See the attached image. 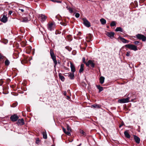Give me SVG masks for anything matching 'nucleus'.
<instances>
[{"mask_svg":"<svg viewBox=\"0 0 146 146\" xmlns=\"http://www.w3.org/2000/svg\"><path fill=\"white\" fill-rule=\"evenodd\" d=\"M5 60V65L6 66H8L10 64V62L9 61L7 58Z\"/></svg>","mask_w":146,"mask_h":146,"instance_id":"24","label":"nucleus"},{"mask_svg":"<svg viewBox=\"0 0 146 146\" xmlns=\"http://www.w3.org/2000/svg\"><path fill=\"white\" fill-rule=\"evenodd\" d=\"M19 10H21L22 12H23L24 11V10L23 9H19Z\"/></svg>","mask_w":146,"mask_h":146,"instance_id":"48","label":"nucleus"},{"mask_svg":"<svg viewBox=\"0 0 146 146\" xmlns=\"http://www.w3.org/2000/svg\"><path fill=\"white\" fill-rule=\"evenodd\" d=\"M130 98L129 97L126 98H123L119 100L118 102L120 103H125L129 102V100Z\"/></svg>","mask_w":146,"mask_h":146,"instance_id":"5","label":"nucleus"},{"mask_svg":"<svg viewBox=\"0 0 146 146\" xmlns=\"http://www.w3.org/2000/svg\"><path fill=\"white\" fill-rule=\"evenodd\" d=\"M67 94V92H64V94L65 96H66V94Z\"/></svg>","mask_w":146,"mask_h":146,"instance_id":"50","label":"nucleus"},{"mask_svg":"<svg viewBox=\"0 0 146 146\" xmlns=\"http://www.w3.org/2000/svg\"><path fill=\"white\" fill-rule=\"evenodd\" d=\"M92 107H93L94 108H99L100 107V105H93L91 106Z\"/></svg>","mask_w":146,"mask_h":146,"instance_id":"27","label":"nucleus"},{"mask_svg":"<svg viewBox=\"0 0 146 146\" xmlns=\"http://www.w3.org/2000/svg\"><path fill=\"white\" fill-rule=\"evenodd\" d=\"M58 76L59 78L63 82L65 80V78L64 76L62 75L61 74L59 73L58 74Z\"/></svg>","mask_w":146,"mask_h":146,"instance_id":"18","label":"nucleus"},{"mask_svg":"<svg viewBox=\"0 0 146 146\" xmlns=\"http://www.w3.org/2000/svg\"><path fill=\"white\" fill-rule=\"evenodd\" d=\"M135 99H132L131 101V102H134V100Z\"/></svg>","mask_w":146,"mask_h":146,"instance_id":"51","label":"nucleus"},{"mask_svg":"<svg viewBox=\"0 0 146 146\" xmlns=\"http://www.w3.org/2000/svg\"><path fill=\"white\" fill-rule=\"evenodd\" d=\"M17 104V102H15L13 103L12 105L11 106L12 107L14 108L16 106Z\"/></svg>","mask_w":146,"mask_h":146,"instance_id":"31","label":"nucleus"},{"mask_svg":"<svg viewBox=\"0 0 146 146\" xmlns=\"http://www.w3.org/2000/svg\"><path fill=\"white\" fill-rule=\"evenodd\" d=\"M43 137L44 139H46L47 138V136L46 133L45 132L42 133Z\"/></svg>","mask_w":146,"mask_h":146,"instance_id":"29","label":"nucleus"},{"mask_svg":"<svg viewBox=\"0 0 146 146\" xmlns=\"http://www.w3.org/2000/svg\"><path fill=\"white\" fill-rule=\"evenodd\" d=\"M121 126H122V125H120L119 127H121Z\"/></svg>","mask_w":146,"mask_h":146,"instance_id":"55","label":"nucleus"},{"mask_svg":"<svg viewBox=\"0 0 146 146\" xmlns=\"http://www.w3.org/2000/svg\"><path fill=\"white\" fill-rule=\"evenodd\" d=\"M139 43V41H135L134 42V43L135 44H137Z\"/></svg>","mask_w":146,"mask_h":146,"instance_id":"42","label":"nucleus"},{"mask_svg":"<svg viewBox=\"0 0 146 146\" xmlns=\"http://www.w3.org/2000/svg\"><path fill=\"white\" fill-rule=\"evenodd\" d=\"M6 59L5 56L0 53V61L3 62Z\"/></svg>","mask_w":146,"mask_h":146,"instance_id":"17","label":"nucleus"},{"mask_svg":"<svg viewBox=\"0 0 146 146\" xmlns=\"http://www.w3.org/2000/svg\"><path fill=\"white\" fill-rule=\"evenodd\" d=\"M4 83V81L3 79L0 80V86H1L3 85V84Z\"/></svg>","mask_w":146,"mask_h":146,"instance_id":"36","label":"nucleus"},{"mask_svg":"<svg viewBox=\"0 0 146 146\" xmlns=\"http://www.w3.org/2000/svg\"><path fill=\"white\" fill-rule=\"evenodd\" d=\"M70 132V131H66V133H65L69 136H70L71 135V134Z\"/></svg>","mask_w":146,"mask_h":146,"instance_id":"37","label":"nucleus"},{"mask_svg":"<svg viewBox=\"0 0 146 146\" xmlns=\"http://www.w3.org/2000/svg\"><path fill=\"white\" fill-rule=\"evenodd\" d=\"M67 128L68 131H71V128L69 125H67Z\"/></svg>","mask_w":146,"mask_h":146,"instance_id":"33","label":"nucleus"},{"mask_svg":"<svg viewBox=\"0 0 146 146\" xmlns=\"http://www.w3.org/2000/svg\"><path fill=\"white\" fill-rule=\"evenodd\" d=\"M125 46L126 48H128L135 51L137 50V47L135 45L128 44L125 45Z\"/></svg>","mask_w":146,"mask_h":146,"instance_id":"2","label":"nucleus"},{"mask_svg":"<svg viewBox=\"0 0 146 146\" xmlns=\"http://www.w3.org/2000/svg\"><path fill=\"white\" fill-rule=\"evenodd\" d=\"M84 24L86 27H89L90 26V23L86 18H83Z\"/></svg>","mask_w":146,"mask_h":146,"instance_id":"6","label":"nucleus"},{"mask_svg":"<svg viewBox=\"0 0 146 146\" xmlns=\"http://www.w3.org/2000/svg\"><path fill=\"white\" fill-rule=\"evenodd\" d=\"M115 23L114 21H112L110 24V26L111 27H114L115 26Z\"/></svg>","mask_w":146,"mask_h":146,"instance_id":"30","label":"nucleus"},{"mask_svg":"<svg viewBox=\"0 0 146 146\" xmlns=\"http://www.w3.org/2000/svg\"><path fill=\"white\" fill-rule=\"evenodd\" d=\"M8 42V41L7 40H5L3 42L5 44H6Z\"/></svg>","mask_w":146,"mask_h":146,"instance_id":"44","label":"nucleus"},{"mask_svg":"<svg viewBox=\"0 0 146 146\" xmlns=\"http://www.w3.org/2000/svg\"><path fill=\"white\" fill-rule=\"evenodd\" d=\"M84 64H82L81 65L80 69L79 70V71L80 73H81L82 72H83V71L84 70Z\"/></svg>","mask_w":146,"mask_h":146,"instance_id":"25","label":"nucleus"},{"mask_svg":"<svg viewBox=\"0 0 146 146\" xmlns=\"http://www.w3.org/2000/svg\"><path fill=\"white\" fill-rule=\"evenodd\" d=\"M50 56L54 64V67H55L57 64V62L56 59V56L54 53L53 50L52 49L50 50Z\"/></svg>","mask_w":146,"mask_h":146,"instance_id":"1","label":"nucleus"},{"mask_svg":"<svg viewBox=\"0 0 146 146\" xmlns=\"http://www.w3.org/2000/svg\"><path fill=\"white\" fill-rule=\"evenodd\" d=\"M97 88L99 90V92H101L103 90V87L101 86L100 85H96Z\"/></svg>","mask_w":146,"mask_h":146,"instance_id":"22","label":"nucleus"},{"mask_svg":"<svg viewBox=\"0 0 146 146\" xmlns=\"http://www.w3.org/2000/svg\"><path fill=\"white\" fill-rule=\"evenodd\" d=\"M130 51H128L127 52L126 54V56H130Z\"/></svg>","mask_w":146,"mask_h":146,"instance_id":"40","label":"nucleus"},{"mask_svg":"<svg viewBox=\"0 0 146 146\" xmlns=\"http://www.w3.org/2000/svg\"><path fill=\"white\" fill-rule=\"evenodd\" d=\"M13 11H10L9 12L8 14L9 15H11Z\"/></svg>","mask_w":146,"mask_h":146,"instance_id":"45","label":"nucleus"},{"mask_svg":"<svg viewBox=\"0 0 146 146\" xmlns=\"http://www.w3.org/2000/svg\"><path fill=\"white\" fill-rule=\"evenodd\" d=\"M55 17H56L57 19H58V17H57V16H56Z\"/></svg>","mask_w":146,"mask_h":146,"instance_id":"54","label":"nucleus"},{"mask_svg":"<svg viewBox=\"0 0 146 146\" xmlns=\"http://www.w3.org/2000/svg\"><path fill=\"white\" fill-rule=\"evenodd\" d=\"M118 38L123 43H128L129 42V41L125 39L124 38L122 37L121 36H119Z\"/></svg>","mask_w":146,"mask_h":146,"instance_id":"13","label":"nucleus"},{"mask_svg":"<svg viewBox=\"0 0 146 146\" xmlns=\"http://www.w3.org/2000/svg\"><path fill=\"white\" fill-rule=\"evenodd\" d=\"M39 17L40 18V21L42 22L44 21L47 18V17L45 15L43 14L39 15Z\"/></svg>","mask_w":146,"mask_h":146,"instance_id":"10","label":"nucleus"},{"mask_svg":"<svg viewBox=\"0 0 146 146\" xmlns=\"http://www.w3.org/2000/svg\"><path fill=\"white\" fill-rule=\"evenodd\" d=\"M92 35L91 34H89L86 36V40L88 42H89L91 40Z\"/></svg>","mask_w":146,"mask_h":146,"instance_id":"15","label":"nucleus"},{"mask_svg":"<svg viewBox=\"0 0 146 146\" xmlns=\"http://www.w3.org/2000/svg\"><path fill=\"white\" fill-rule=\"evenodd\" d=\"M124 134L126 137L128 138H129L130 137V135L129 134L127 131H125L124 132Z\"/></svg>","mask_w":146,"mask_h":146,"instance_id":"20","label":"nucleus"},{"mask_svg":"<svg viewBox=\"0 0 146 146\" xmlns=\"http://www.w3.org/2000/svg\"><path fill=\"white\" fill-rule=\"evenodd\" d=\"M68 9L69 10V12L70 13H73V10L72 8L70 7L68 8Z\"/></svg>","mask_w":146,"mask_h":146,"instance_id":"34","label":"nucleus"},{"mask_svg":"<svg viewBox=\"0 0 146 146\" xmlns=\"http://www.w3.org/2000/svg\"><path fill=\"white\" fill-rule=\"evenodd\" d=\"M17 124L19 125H22L25 124L24 119H19L17 122Z\"/></svg>","mask_w":146,"mask_h":146,"instance_id":"12","label":"nucleus"},{"mask_svg":"<svg viewBox=\"0 0 146 146\" xmlns=\"http://www.w3.org/2000/svg\"><path fill=\"white\" fill-rule=\"evenodd\" d=\"M70 68L72 72H74L75 71V66L72 63H70Z\"/></svg>","mask_w":146,"mask_h":146,"instance_id":"19","label":"nucleus"},{"mask_svg":"<svg viewBox=\"0 0 146 146\" xmlns=\"http://www.w3.org/2000/svg\"><path fill=\"white\" fill-rule=\"evenodd\" d=\"M115 31L117 32L120 31L121 32H122V28L120 27H117L116 28Z\"/></svg>","mask_w":146,"mask_h":146,"instance_id":"28","label":"nucleus"},{"mask_svg":"<svg viewBox=\"0 0 146 146\" xmlns=\"http://www.w3.org/2000/svg\"><path fill=\"white\" fill-rule=\"evenodd\" d=\"M51 1L54 2H56L57 3H61V1H58V0H51Z\"/></svg>","mask_w":146,"mask_h":146,"instance_id":"35","label":"nucleus"},{"mask_svg":"<svg viewBox=\"0 0 146 146\" xmlns=\"http://www.w3.org/2000/svg\"><path fill=\"white\" fill-rule=\"evenodd\" d=\"M105 80V78L103 76H101L100 77V83L101 84H103L104 81Z\"/></svg>","mask_w":146,"mask_h":146,"instance_id":"21","label":"nucleus"},{"mask_svg":"<svg viewBox=\"0 0 146 146\" xmlns=\"http://www.w3.org/2000/svg\"><path fill=\"white\" fill-rule=\"evenodd\" d=\"M115 33L113 32H108L106 33V35L111 38H113L114 37Z\"/></svg>","mask_w":146,"mask_h":146,"instance_id":"11","label":"nucleus"},{"mask_svg":"<svg viewBox=\"0 0 146 146\" xmlns=\"http://www.w3.org/2000/svg\"><path fill=\"white\" fill-rule=\"evenodd\" d=\"M134 139L136 142L139 144L140 143V139L139 137L136 135H134Z\"/></svg>","mask_w":146,"mask_h":146,"instance_id":"16","label":"nucleus"},{"mask_svg":"<svg viewBox=\"0 0 146 146\" xmlns=\"http://www.w3.org/2000/svg\"><path fill=\"white\" fill-rule=\"evenodd\" d=\"M86 65L87 66H89V65H90L91 67L94 68L95 66V64L91 60H89L86 63Z\"/></svg>","mask_w":146,"mask_h":146,"instance_id":"7","label":"nucleus"},{"mask_svg":"<svg viewBox=\"0 0 146 146\" xmlns=\"http://www.w3.org/2000/svg\"><path fill=\"white\" fill-rule=\"evenodd\" d=\"M62 25H63V26H66V23H64L63 22H61L60 23Z\"/></svg>","mask_w":146,"mask_h":146,"instance_id":"41","label":"nucleus"},{"mask_svg":"<svg viewBox=\"0 0 146 146\" xmlns=\"http://www.w3.org/2000/svg\"><path fill=\"white\" fill-rule=\"evenodd\" d=\"M68 39L70 40H72V39L71 38V37L70 36H68Z\"/></svg>","mask_w":146,"mask_h":146,"instance_id":"47","label":"nucleus"},{"mask_svg":"<svg viewBox=\"0 0 146 146\" xmlns=\"http://www.w3.org/2000/svg\"><path fill=\"white\" fill-rule=\"evenodd\" d=\"M68 76L71 79H74V73H70L69 74Z\"/></svg>","mask_w":146,"mask_h":146,"instance_id":"23","label":"nucleus"},{"mask_svg":"<svg viewBox=\"0 0 146 146\" xmlns=\"http://www.w3.org/2000/svg\"><path fill=\"white\" fill-rule=\"evenodd\" d=\"M80 132L81 134H83V135H85V133L84 131L82 130H80Z\"/></svg>","mask_w":146,"mask_h":146,"instance_id":"39","label":"nucleus"},{"mask_svg":"<svg viewBox=\"0 0 146 146\" xmlns=\"http://www.w3.org/2000/svg\"><path fill=\"white\" fill-rule=\"evenodd\" d=\"M136 36L137 39L142 40L143 41H145L146 40V37L143 35L138 34L136 35Z\"/></svg>","mask_w":146,"mask_h":146,"instance_id":"4","label":"nucleus"},{"mask_svg":"<svg viewBox=\"0 0 146 146\" xmlns=\"http://www.w3.org/2000/svg\"><path fill=\"white\" fill-rule=\"evenodd\" d=\"M55 25L54 23L49 22L47 24V29L50 31L53 30L55 27Z\"/></svg>","mask_w":146,"mask_h":146,"instance_id":"3","label":"nucleus"},{"mask_svg":"<svg viewBox=\"0 0 146 146\" xmlns=\"http://www.w3.org/2000/svg\"><path fill=\"white\" fill-rule=\"evenodd\" d=\"M81 143H80L79 145H78L77 146H80L81 145Z\"/></svg>","mask_w":146,"mask_h":146,"instance_id":"52","label":"nucleus"},{"mask_svg":"<svg viewBox=\"0 0 146 146\" xmlns=\"http://www.w3.org/2000/svg\"><path fill=\"white\" fill-rule=\"evenodd\" d=\"M85 58L84 57H83V58H82V61H83V62L85 64H86V63L87 62H86L85 61Z\"/></svg>","mask_w":146,"mask_h":146,"instance_id":"43","label":"nucleus"},{"mask_svg":"<svg viewBox=\"0 0 146 146\" xmlns=\"http://www.w3.org/2000/svg\"><path fill=\"white\" fill-rule=\"evenodd\" d=\"M8 20L7 17L5 15H3L2 18L1 19V21L3 23H6Z\"/></svg>","mask_w":146,"mask_h":146,"instance_id":"14","label":"nucleus"},{"mask_svg":"<svg viewBox=\"0 0 146 146\" xmlns=\"http://www.w3.org/2000/svg\"><path fill=\"white\" fill-rule=\"evenodd\" d=\"M62 128L64 132L65 133L66 131L65 129L64 128V127H62Z\"/></svg>","mask_w":146,"mask_h":146,"instance_id":"46","label":"nucleus"},{"mask_svg":"<svg viewBox=\"0 0 146 146\" xmlns=\"http://www.w3.org/2000/svg\"><path fill=\"white\" fill-rule=\"evenodd\" d=\"M67 98H70L69 97V96H67Z\"/></svg>","mask_w":146,"mask_h":146,"instance_id":"53","label":"nucleus"},{"mask_svg":"<svg viewBox=\"0 0 146 146\" xmlns=\"http://www.w3.org/2000/svg\"><path fill=\"white\" fill-rule=\"evenodd\" d=\"M81 33L80 32H79L78 33V34H77V35H81Z\"/></svg>","mask_w":146,"mask_h":146,"instance_id":"49","label":"nucleus"},{"mask_svg":"<svg viewBox=\"0 0 146 146\" xmlns=\"http://www.w3.org/2000/svg\"><path fill=\"white\" fill-rule=\"evenodd\" d=\"M65 48L69 51H71L72 50V48L69 46H66Z\"/></svg>","mask_w":146,"mask_h":146,"instance_id":"32","label":"nucleus"},{"mask_svg":"<svg viewBox=\"0 0 146 146\" xmlns=\"http://www.w3.org/2000/svg\"><path fill=\"white\" fill-rule=\"evenodd\" d=\"M31 19V17L30 16H29L23 18L22 19H21V21L23 22H27L30 20Z\"/></svg>","mask_w":146,"mask_h":146,"instance_id":"8","label":"nucleus"},{"mask_svg":"<svg viewBox=\"0 0 146 146\" xmlns=\"http://www.w3.org/2000/svg\"><path fill=\"white\" fill-rule=\"evenodd\" d=\"M19 118L15 114L12 115L10 117V119L13 121H17Z\"/></svg>","mask_w":146,"mask_h":146,"instance_id":"9","label":"nucleus"},{"mask_svg":"<svg viewBox=\"0 0 146 146\" xmlns=\"http://www.w3.org/2000/svg\"><path fill=\"white\" fill-rule=\"evenodd\" d=\"M100 21L102 25H104L106 23V21L104 19L102 18L100 20Z\"/></svg>","mask_w":146,"mask_h":146,"instance_id":"26","label":"nucleus"},{"mask_svg":"<svg viewBox=\"0 0 146 146\" xmlns=\"http://www.w3.org/2000/svg\"><path fill=\"white\" fill-rule=\"evenodd\" d=\"M75 16L76 18H78L80 17V14L78 13H75Z\"/></svg>","mask_w":146,"mask_h":146,"instance_id":"38","label":"nucleus"}]
</instances>
